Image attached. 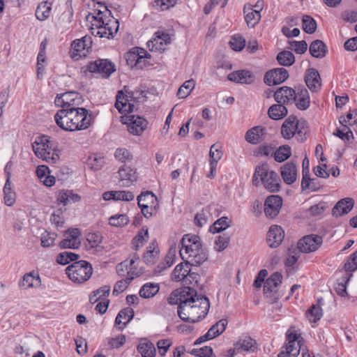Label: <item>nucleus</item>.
I'll list each match as a JSON object with an SVG mask.
<instances>
[{
	"label": "nucleus",
	"instance_id": "2f4dec72",
	"mask_svg": "<svg viewBox=\"0 0 357 357\" xmlns=\"http://www.w3.org/2000/svg\"><path fill=\"white\" fill-rule=\"evenodd\" d=\"M190 266H198L206 261L208 259V253L204 249L199 250L195 253L181 257Z\"/></svg>",
	"mask_w": 357,
	"mask_h": 357
},
{
	"label": "nucleus",
	"instance_id": "f8f14e48",
	"mask_svg": "<svg viewBox=\"0 0 357 357\" xmlns=\"http://www.w3.org/2000/svg\"><path fill=\"white\" fill-rule=\"evenodd\" d=\"M323 238L318 235H307L301 238L297 243V248L303 253L316 251L322 245Z\"/></svg>",
	"mask_w": 357,
	"mask_h": 357
},
{
	"label": "nucleus",
	"instance_id": "bb28decb",
	"mask_svg": "<svg viewBox=\"0 0 357 357\" xmlns=\"http://www.w3.org/2000/svg\"><path fill=\"white\" fill-rule=\"evenodd\" d=\"M280 172L284 182L291 185L296 181L297 168L292 162H288L280 167Z\"/></svg>",
	"mask_w": 357,
	"mask_h": 357
},
{
	"label": "nucleus",
	"instance_id": "603ef678",
	"mask_svg": "<svg viewBox=\"0 0 357 357\" xmlns=\"http://www.w3.org/2000/svg\"><path fill=\"white\" fill-rule=\"evenodd\" d=\"M110 291V286L105 285L98 289L93 291V294L90 296L89 301L92 303H96L98 301L109 296Z\"/></svg>",
	"mask_w": 357,
	"mask_h": 357
},
{
	"label": "nucleus",
	"instance_id": "a878e982",
	"mask_svg": "<svg viewBox=\"0 0 357 357\" xmlns=\"http://www.w3.org/2000/svg\"><path fill=\"white\" fill-rule=\"evenodd\" d=\"M305 81L308 89L312 92H317L321 88V77L319 72L314 68L307 70Z\"/></svg>",
	"mask_w": 357,
	"mask_h": 357
},
{
	"label": "nucleus",
	"instance_id": "dca6fc26",
	"mask_svg": "<svg viewBox=\"0 0 357 357\" xmlns=\"http://www.w3.org/2000/svg\"><path fill=\"white\" fill-rule=\"evenodd\" d=\"M289 77L288 71L284 68H278L268 71L264 76V83L268 86L278 85Z\"/></svg>",
	"mask_w": 357,
	"mask_h": 357
},
{
	"label": "nucleus",
	"instance_id": "0eeeda50",
	"mask_svg": "<svg viewBox=\"0 0 357 357\" xmlns=\"http://www.w3.org/2000/svg\"><path fill=\"white\" fill-rule=\"evenodd\" d=\"M66 273L70 280L75 283H83L89 280L93 273V268L90 263L80 260L68 266Z\"/></svg>",
	"mask_w": 357,
	"mask_h": 357
},
{
	"label": "nucleus",
	"instance_id": "052dcab7",
	"mask_svg": "<svg viewBox=\"0 0 357 357\" xmlns=\"http://www.w3.org/2000/svg\"><path fill=\"white\" fill-rule=\"evenodd\" d=\"M79 255L71 252H63L57 257V262L62 265H66L71 261L78 259Z\"/></svg>",
	"mask_w": 357,
	"mask_h": 357
},
{
	"label": "nucleus",
	"instance_id": "2eb2a0df",
	"mask_svg": "<svg viewBox=\"0 0 357 357\" xmlns=\"http://www.w3.org/2000/svg\"><path fill=\"white\" fill-rule=\"evenodd\" d=\"M87 70L91 73H98L102 77H108L115 71V66L107 59H98L87 65Z\"/></svg>",
	"mask_w": 357,
	"mask_h": 357
},
{
	"label": "nucleus",
	"instance_id": "a18cd8bd",
	"mask_svg": "<svg viewBox=\"0 0 357 357\" xmlns=\"http://www.w3.org/2000/svg\"><path fill=\"white\" fill-rule=\"evenodd\" d=\"M149 238V231L147 228L143 227L140 229L136 236L132 239V244L135 250L142 247Z\"/></svg>",
	"mask_w": 357,
	"mask_h": 357
},
{
	"label": "nucleus",
	"instance_id": "f257e3e1",
	"mask_svg": "<svg viewBox=\"0 0 357 357\" xmlns=\"http://www.w3.org/2000/svg\"><path fill=\"white\" fill-rule=\"evenodd\" d=\"M209 308V300L206 296L198 295L197 291L192 288L187 299L178 306L177 312L183 321L195 323L206 317Z\"/></svg>",
	"mask_w": 357,
	"mask_h": 357
},
{
	"label": "nucleus",
	"instance_id": "412c9836",
	"mask_svg": "<svg viewBox=\"0 0 357 357\" xmlns=\"http://www.w3.org/2000/svg\"><path fill=\"white\" fill-rule=\"evenodd\" d=\"M282 199L278 195L268 196L264 203V213L267 217H275L280 212Z\"/></svg>",
	"mask_w": 357,
	"mask_h": 357
},
{
	"label": "nucleus",
	"instance_id": "f3484780",
	"mask_svg": "<svg viewBox=\"0 0 357 357\" xmlns=\"http://www.w3.org/2000/svg\"><path fill=\"white\" fill-rule=\"evenodd\" d=\"M80 231L77 229H70L65 233V238L59 243V246L63 249H77L81 245Z\"/></svg>",
	"mask_w": 357,
	"mask_h": 357
},
{
	"label": "nucleus",
	"instance_id": "7ed1b4c3",
	"mask_svg": "<svg viewBox=\"0 0 357 357\" xmlns=\"http://www.w3.org/2000/svg\"><path fill=\"white\" fill-rule=\"evenodd\" d=\"M104 10H98L97 13H89L86 18L91 22V33L100 38H113L119 29V22L110 16V11L107 7H102Z\"/></svg>",
	"mask_w": 357,
	"mask_h": 357
},
{
	"label": "nucleus",
	"instance_id": "c756f323",
	"mask_svg": "<svg viewBox=\"0 0 357 357\" xmlns=\"http://www.w3.org/2000/svg\"><path fill=\"white\" fill-rule=\"evenodd\" d=\"M154 199H155V195L152 192L149 191L137 197L138 206L141 208L142 214L146 218L151 217L155 209L152 206H149L147 204H143L142 201Z\"/></svg>",
	"mask_w": 357,
	"mask_h": 357
},
{
	"label": "nucleus",
	"instance_id": "20e7f679",
	"mask_svg": "<svg viewBox=\"0 0 357 357\" xmlns=\"http://www.w3.org/2000/svg\"><path fill=\"white\" fill-rule=\"evenodd\" d=\"M261 182L264 187L271 192H278L280 188V178L278 174L269 169L268 164L257 166L252 178V183L257 186Z\"/></svg>",
	"mask_w": 357,
	"mask_h": 357
},
{
	"label": "nucleus",
	"instance_id": "49530a36",
	"mask_svg": "<svg viewBox=\"0 0 357 357\" xmlns=\"http://www.w3.org/2000/svg\"><path fill=\"white\" fill-rule=\"evenodd\" d=\"M195 86V82L193 79L185 81L178 89L177 96L179 98H185L191 93Z\"/></svg>",
	"mask_w": 357,
	"mask_h": 357
},
{
	"label": "nucleus",
	"instance_id": "79ce46f5",
	"mask_svg": "<svg viewBox=\"0 0 357 357\" xmlns=\"http://www.w3.org/2000/svg\"><path fill=\"white\" fill-rule=\"evenodd\" d=\"M227 324L228 321L227 319H220L209 328V330L206 333V337L208 336L210 337L211 339H213L217 336L220 335L225 331L227 326Z\"/></svg>",
	"mask_w": 357,
	"mask_h": 357
},
{
	"label": "nucleus",
	"instance_id": "4d7b16f0",
	"mask_svg": "<svg viewBox=\"0 0 357 357\" xmlns=\"http://www.w3.org/2000/svg\"><path fill=\"white\" fill-rule=\"evenodd\" d=\"M291 153V148L288 145L282 146L275 151L274 158L277 162H282L288 159Z\"/></svg>",
	"mask_w": 357,
	"mask_h": 357
},
{
	"label": "nucleus",
	"instance_id": "13d9d810",
	"mask_svg": "<svg viewBox=\"0 0 357 357\" xmlns=\"http://www.w3.org/2000/svg\"><path fill=\"white\" fill-rule=\"evenodd\" d=\"M229 223L230 221L227 217H222L213 223L210 231L213 233H219L229 227Z\"/></svg>",
	"mask_w": 357,
	"mask_h": 357
},
{
	"label": "nucleus",
	"instance_id": "ddd939ff",
	"mask_svg": "<svg viewBox=\"0 0 357 357\" xmlns=\"http://www.w3.org/2000/svg\"><path fill=\"white\" fill-rule=\"evenodd\" d=\"M170 35L164 31H157L155 37L147 42V47L151 52H162L165 46L171 43Z\"/></svg>",
	"mask_w": 357,
	"mask_h": 357
},
{
	"label": "nucleus",
	"instance_id": "bf43d9fd",
	"mask_svg": "<svg viewBox=\"0 0 357 357\" xmlns=\"http://www.w3.org/2000/svg\"><path fill=\"white\" fill-rule=\"evenodd\" d=\"M307 317L311 322H316L319 320L322 315V310L319 305H313L307 312Z\"/></svg>",
	"mask_w": 357,
	"mask_h": 357
},
{
	"label": "nucleus",
	"instance_id": "338daca9",
	"mask_svg": "<svg viewBox=\"0 0 357 357\" xmlns=\"http://www.w3.org/2000/svg\"><path fill=\"white\" fill-rule=\"evenodd\" d=\"M114 156L116 160L121 162H126L132 159V154L125 148L117 149L115 151Z\"/></svg>",
	"mask_w": 357,
	"mask_h": 357
},
{
	"label": "nucleus",
	"instance_id": "4468645a",
	"mask_svg": "<svg viewBox=\"0 0 357 357\" xmlns=\"http://www.w3.org/2000/svg\"><path fill=\"white\" fill-rule=\"evenodd\" d=\"M134 92H128L125 96L122 91H119L116 96V100L115 102V107L119 112H132L134 110L135 105L133 102H135V97Z\"/></svg>",
	"mask_w": 357,
	"mask_h": 357
},
{
	"label": "nucleus",
	"instance_id": "a211bd4d",
	"mask_svg": "<svg viewBox=\"0 0 357 357\" xmlns=\"http://www.w3.org/2000/svg\"><path fill=\"white\" fill-rule=\"evenodd\" d=\"M32 148L36 155L40 154V150L45 148L46 151H56L59 153L57 149V143L54 140H52L50 137L43 135L36 138L35 142L32 144Z\"/></svg>",
	"mask_w": 357,
	"mask_h": 357
},
{
	"label": "nucleus",
	"instance_id": "6e6552de",
	"mask_svg": "<svg viewBox=\"0 0 357 357\" xmlns=\"http://www.w3.org/2000/svg\"><path fill=\"white\" fill-rule=\"evenodd\" d=\"M82 102V96L75 91H68L57 94L54 100L55 105L61 107V109L77 108Z\"/></svg>",
	"mask_w": 357,
	"mask_h": 357
},
{
	"label": "nucleus",
	"instance_id": "423d86ee",
	"mask_svg": "<svg viewBox=\"0 0 357 357\" xmlns=\"http://www.w3.org/2000/svg\"><path fill=\"white\" fill-rule=\"evenodd\" d=\"M139 257L137 254H133L130 256L129 259L125 260L117 266V272L120 273V271L127 272L128 278V280H120L118 281L114 287L113 294L119 295L126 289L129 282L132 280L136 277H138L141 272L137 269L135 263L139 261Z\"/></svg>",
	"mask_w": 357,
	"mask_h": 357
},
{
	"label": "nucleus",
	"instance_id": "3c124183",
	"mask_svg": "<svg viewBox=\"0 0 357 357\" xmlns=\"http://www.w3.org/2000/svg\"><path fill=\"white\" fill-rule=\"evenodd\" d=\"M138 351L142 357H155L156 354L155 346L151 342L139 344Z\"/></svg>",
	"mask_w": 357,
	"mask_h": 357
},
{
	"label": "nucleus",
	"instance_id": "f704fd0d",
	"mask_svg": "<svg viewBox=\"0 0 357 357\" xmlns=\"http://www.w3.org/2000/svg\"><path fill=\"white\" fill-rule=\"evenodd\" d=\"M190 268V265L185 261L178 264L173 271L172 279L177 282H183L186 275L189 274Z\"/></svg>",
	"mask_w": 357,
	"mask_h": 357
},
{
	"label": "nucleus",
	"instance_id": "4c0bfd02",
	"mask_svg": "<svg viewBox=\"0 0 357 357\" xmlns=\"http://www.w3.org/2000/svg\"><path fill=\"white\" fill-rule=\"evenodd\" d=\"M287 113V109L284 106V104L282 103L273 105L270 107L268 112L269 117L274 120L282 119Z\"/></svg>",
	"mask_w": 357,
	"mask_h": 357
},
{
	"label": "nucleus",
	"instance_id": "39448f33",
	"mask_svg": "<svg viewBox=\"0 0 357 357\" xmlns=\"http://www.w3.org/2000/svg\"><path fill=\"white\" fill-rule=\"evenodd\" d=\"M307 132L305 120H298L295 116L290 115L284 121L281 127V134L285 139H291L296 135L297 139L303 142Z\"/></svg>",
	"mask_w": 357,
	"mask_h": 357
},
{
	"label": "nucleus",
	"instance_id": "72a5a7b5",
	"mask_svg": "<svg viewBox=\"0 0 357 357\" xmlns=\"http://www.w3.org/2000/svg\"><path fill=\"white\" fill-rule=\"evenodd\" d=\"M296 94V99L294 102L297 108L300 110H305L310 107V100L309 93L305 89H298Z\"/></svg>",
	"mask_w": 357,
	"mask_h": 357
},
{
	"label": "nucleus",
	"instance_id": "ea45409f",
	"mask_svg": "<svg viewBox=\"0 0 357 357\" xmlns=\"http://www.w3.org/2000/svg\"><path fill=\"white\" fill-rule=\"evenodd\" d=\"M3 191L4 195L3 199L5 204L8 206H13L15 202L16 194L12 190L9 175L6 181Z\"/></svg>",
	"mask_w": 357,
	"mask_h": 357
},
{
	"label": "nucleus",
	"instance_id": "6ab92c4d",
	"mask_svg": "<svg viewBox=\"0 0 357 357\" xmlns=\"http://www.w3.org/2000/svg\"><path fill=\"white\" fill-rule=\"evenodd\" d=\"M126 123L128 126V131L137 136L141 135L148 126V121L145 119L134 115L128 116V121Z\"/></svg>",
	"mask_w": 357,
	"mask_h": 357
},
{
	"label": "nucleus",
	"instance_id": "f03ea898",
	"mask_svg": "<svg viewBox=\"0 0 357 357\" xmlns=\"http://www.w3.org/2000/svg\"><path fill=\"white\" fill-rule=\"evenodd\" d=\"M58 126L66 131H77L88 128L92 122L89 110L77 107L73 109H60L54 115Z\"/></svg>",
	"mask_w": 357,
	"mask_h": 357
},
{
	"label": "nucleus",
	"instance_id": "69168bd1",
	"mask_svg": "<svg viewBox=\"0 0 357 357\" xmlns=\"http://www.w3.org/2000/svg\"><path fill=\"white\" fill-rule=\"evenodd\" d=\"M230 241L229 236L223 234L220 235L215 241L214 248L218 252L224 250L229 245Z\"/></svg>",
	"mask_w": 357,
	"mask_h": 357
},
{
	"label": "nucleus",
	"instance_id": "4be33fe9",
	"mask_svg": "<svg viewBox=\"0 0 357 357\" xmlns=\"http://www.w3.org/2000/svg\"><path fill=\"white\" fill-rule=\"evenodd\" d=\"M296 91L291 87L282 86L275 91L274 98L278 103L292 104L296 99Z\"/></svg>",
	"mask_w": 357,
	"mask_h": 357
},
{
	"label": "nucleus",
	"instance_id": "37998d69",
	"mask_svg": "<svg viewBox=\"0 0 357 357\" xmlns=\"http://www.w3.org/2000/svg\"><path fill=\"white\" fill-rule=\"evenodd\" d=\"M256 349V342L250 337L240 340L235 344V349L238 351H254Z\"/></svg>",
	"mask_w": 357,
	"mask_h": 357
},
{
	"label": "nucleus",
	"instance_id": "0e129e2a",
	"mask_svg": "<svg viewBox=\"0 0 357 357\" xmlns=\"http://www.w3.org/2000/svg\"><path fill=\"white\" fill-rule=\"evenodd\" d=\"M129 222V219L126 215L119 214L112 216L109 220V225L114 227H123Z\"/></svg>",
	"mask_w": 357,
	"mask_h": 357
},
{
	"label": "nucleus",
	"instance_id": "58836bf2",
	"mask_svg": "<svg viewBox=\"0 0 357 357\" xmlns=\"http://www.w3.org/2000/svg\"><path fill=\"white\" fill-rule=\"evenodd\" d=\"M80 199V197L76 194H73L72 191L66 190L60 191L57 193L56 200L59 203L63 204L64 206L70 203H75Z\"/></svg>",
	"mask_w": 357,
	"mask_h": 357
},
{
	"label": "nucleus",
	"instance_id": "c03bdc74",
	"mask_svg": "<svg viewBox=\"0 0 357 357\" xmlns=\"http://www.w3.org/2000/svg\"><path fill=\"white\" fill-rule=\"evenodd\" d=\"M52 10V4L48 1L40 3L36 10V17L40 21L47 20Z\"/></svg>",
	"mask_w": 357,
	"mask_h": 357
},
{
	"label": "nucleus",
	"instance_id": "e433bc0d",
	"mask_svg": "<svg viewBox=\"0 0 357 357\" xmlns=\"http://www.w3.org/2000/svg\"><path fill=\"white\" fill-rule=\"evenodd\" d=\"M134 317V311L132 308L126 307L121 310L119 314H117L115 319V324L120 325L123 324V327H119L120 329H123L127 324H128L130 320Z\"/></svg>",
	"mask_w": 357,
	"mask_h": 357
},
{
	"label": "nucleus",
	"instance_id": "aec40b11",
	"mask_svg": "<svg viewBox=\"0 0 357 357\" xmlns=\"http://www.w3.org/2000/svg\"><path fill=\"white\" fill-rule=\"evenodd\" d=\"M282 275L278 272L272 274L264 282V293L266 297L276 298L278 287L282 283Z\"/></svg>",
	"mask_w": 357,
	"mask_h": 357
},
{
	"label": "nucleus",
	"instance_id": "864d4df0",
	"mask_svg": "<svg viewBox=\"0 0 357 357\" xmlns=\"http://www.w3.org/2000/svg\"><path fill=\"white\" fill-rule=\"evenodd\" d=\"M302 26L305 32L312 34L317 29L316 21L310 15H304L302 20Z\"/></svg>",
	"mask_w": 357,
	"mask_h": 357
},
{
	"label": "nucleus",
	"instance_id": "5701e85b",
	"mask_svg": "<svg viewBox=\"0 0 357 357\" xmlns=\"http://www.w3.org/2000/svg\"><path fill=\"white\" fill-rule=\"evenodd\" d=\"M267 130L263 126H255L245 133V140L252 144H257L266 139Z\"/></svg>",
	"mask_w": 357,
	"mask_h": 357
},
{
	"label": "nucleus",
	"instance_id": "6e6d98bb",
	"mask_svg": "<svg viewBox=\"0 0 357 357\" xmlns=\"http://www.w3.org/2000/svg\"><path fill=\"white\" fill-rule=\"evenodd\" d=\"M351 276V274L347 273L345 276L337 281L335 290L339 296L344 297L347 295L346 284Z\"/></svg>",
	"mask_w": 357,
	"mask_h": 357
},
{
	"label": "nucleus",
	"instance_id": "c9c22d12",
	"mask_svg": "<svg viewBox=\"0 0 357 357\" xmlns=\"http://www.w3.org/2000/svg\"><path fill=\"white\" fill-rule=\"evenodd\" d=\"M310 54L315 58H323L327 52L326 45L320 40H314L310 45Z\"/></svg>",
	"mask_w": 357,
	"mask_h": 357
},
{
	"label": "nucleus",
	"instance_id": "5fc2aeb1",
	"mask_svg": "<svg viewBox=\"0 0 357 357\" xmlns=\"http://www.w3.org/2000/svg\"><path fill=\"white\" fill-rule=\"evenodd\" d=\"M125 57L128 65L132 68L138 66L141 61L144 59V55L140 54L139 52H135L133 50L128 52Z\"/></svg>",
	"mask_w": 357,
	"mask_h": 357
},
{
	"label": "nucleus",
	"instance_id": "774afa93",
	"mask_svg": "<svg viewBox=\"0 0 357 357\" xmlns=\"http://www.w3.org/2000/svg\"><path fill=\"white\" fill-rule=\"evenodd\" d=\"M87 165L93 170H99L104 165V160L101 157L96 155L89 156L87 160Z\"/></svg>",
	"mask_w": 357,
	"mask_h": 357
},
{
	"label": "nucleus",
	"instance_id": "473e14b6",
	"mask_svg": "<svg viewBox=\"0 0 357 357\" xmlns=\"http://www.w3.org/2000/svg\"><path fill=\"white\" fill-rule=\"evenodd\" d=\"M192 289V287H184L181 289H176L169 296L168 303L171 305L178 304V305H181V303L185 299H187L189 294H190V291Z\"/></svg>",
	"mask_w": 357,
	"mask_h": 357
},
{
	"label": "nucleus",
	"instance_id": "e2e57ef3",
	"mask_svg": "<svg viewBox=\"0 0 357 357\" xmlns=\"http://www.w3.org/2000/svg\"><path fill=\"white\" fill-rule=\"evenodd\" d=\"M229 45L233 50L239 52L245 47V40L241 36L235 35L231 38Z\"/></svg>",
	"mask_w": 357,
	"mask_h": 357
},
{
	"label": "nucleus",
	"instance_id": "393cba45",
	"mask_svg": "<svg viewBox=\"0 0 357 357\" xmlns=\"http://www.w3.org/2000/svg\"><path fill=\"white\" fill-rule=\"evenodd\" d=\"M227 77L231 82L243 84H250L255 81V75L247 70L231 72L228 75Z\"/></svg>",
	"mask_w": 357,
	"mask_h": 357
},
{
	"label": "nucleus",
	"instance_id": "a19ab883",
	"mask_svg": "<svg viewBox=\"0 0 357 357\" xmlns=\"http://www.w3.org/2000/svg\"><path fill=\"white\" fill-rule=\"evenodd\" d=\"M160 289L158 283L148 282L144 284L139 290V295L144 298H150L153 297Z\"/></svg>",
	"mask_w": 357,
	"mask_h": 357
},
{
	"label": "nucleus",
	"instance_id": "de8ad7c7",
	"mask_svg": "<svg viewBox=\"0 0 357 357\" xmlns=\"http://www.w3.org/2000/svg\"><path fill=\"white\" fill-rule=\"evenodd\" d=\"M40 282V280L38 275H35L33 273H29L24 275L20 284L25 288H30L38 285Z\"/></svg>",
	"mask_w": 357,
	"mask_h": 357
},
{
	"label": "nucleus",
	"instance_id": "c85d7f7f",
	"mask_svg": "<svg viewBox=\"0 0 357 357\" xmlns=\"http://www.w3.org/2000/svg\"><path fill=\"white\" fill-rule=\"evenodd\" d=\"M354 202L351 198H344L337 202L332 210L333 215L339 217L347 214L354 207Z\"/></svg>",
	"mask_w": 357,
	"mask_h": 357
},
{
	"label": "nucleus",
	"instance_id": "9b49d317",
	"mask_svg": "<svg viewBox=\"0 0 357 357\" xmlns=\"http://www.w3.org/2000/svg\"><path fill=\"white\" fill-rule=\"evenodd\" d=\"M91 46L92 40L90 36H85L81 39L75 40L71 44V57L78 60L81 57L86 56Z\"/></svg>",
	"mask_w": 357,
	"mask_h": 357
},
{
	"label": "nucleus",
	"instance_id": "9d476101",
	"mask_svg": "<svg viewBox=\"0 0 357 357\" xmlns=\"http://www.w3.org/2000/svg\"><path fill=\"white\" fill-rule=\"evenodd\" d=\"M181 248L180 255L181 257L199 252L203 249L200 238L195 234H185L181 241Z\"/></svg>",
	"mask_w": 357,
	"mask_h": 357
},
{
	"label": "nucleus",
	"instance_id": "1a4fd4ad",
	"mask_svg": "<svg viewBox=\"0 0 357 357\" xmlns=\"http://www.w3.org/2000/svg\"><path fill=\"white\" fill-rule=\"evenodd\" d=\"M287 344H286V351L288 355L291 357H296L299 355L301 348V342L303 337L300 333H298L294 327H291L286 333Z\"/></svg>",
	"mask_w": 357,
	"mask_h": 357
},
{
	"label": "nucleus",
	"instance_id": "680f3d73",
	"mask_svg": "<svg viewBox=\"0 0 357 357\" xmlns=\"http://www.w3.org/2000/svg\"><path fill=\"white\" fill-rule=\"evenodd\" d=\"M56 236L54 232L45 231L41 235V245L44 248L53 246Z\"/></svg>",
	"mask_w": 357,
	"mask_h": 357
},
{
	"label": "nucleus",
	"instance_id": "cd10ccee",
	"mask_svg": "<svg viewBox=\"0 0 357 357\" xmlns=\"http://www.w3.org/2000/svg\"><path fill=\"white\" fill-rule=\"evenodd\" d=\"M117 173L119 183L121 186H129L137 180L136 172L128 166H123Z\"/></svg>",
	"mask_w": 357,
	"mask_h": 357
},
{
	"label": "nucleus",
	"instance_id": "09e8293b",
	"mask_svg": "<svg viewBox=\"0 0 357 357\" xmlns=\"http://www.w3.org/2000/svg\"><path fill=\"white\" fill-rule=\"evenodd\" d=\"M37 157L42 158L43 160H45L47 162L50 164H55L56 163L60 157L59 153L56 151H46L45 148L40 150V154L36 155Z\"/></svg>",
	"mask_w": 357,
	"mask_h": 357
},
{
	"label": "nucleus",
	"instance_id": "b1692460",
	"mask_svg": "<svg viewBox=\"0 0 357 357\" xmlns=\"http://www.w3.org/2000/svg\"><path fill=\"white\" fill-rule=\"evenodd\" d=\"M284 237V232L281 227L272 225L267 233V242L271 248L278 247Z\"/></svg>",
	"mask_w": 357,
	"mask_h": 357
},
{
	"label": "nucleus",
	"instance_id": "7c9ffc66",
	"mask_svg": "<svg viewBox=\"0 0 357 357\" xmlns=\"http://www.w3.org/2000/svg\"><path fill=\"white\" fill-rule=\"evenodd\" d=\"M245 14V20L248 27H255L261 19V13L254 10L253 6L250 3H246L243 7Z\"/></svg>",
	"mask_w": 357,
	"mask_h": 357
},
{
	"label": "nucleus",
	"instance_id": "8fccbe9b",
	"mask_svg": "<svg viewBox=\"0 0 357 357\" xmlns=\"http://www.w3.org/2000/svg\"><path fill=\"white\" fill-rule=\"evenodd\" d=\"M277 60L280 65L289 66L295 62V57L290 51L284 50L278 54Z\"/></svg>",
	"mask_w": 357,
	"mask_h": 357
}]
</instances>
